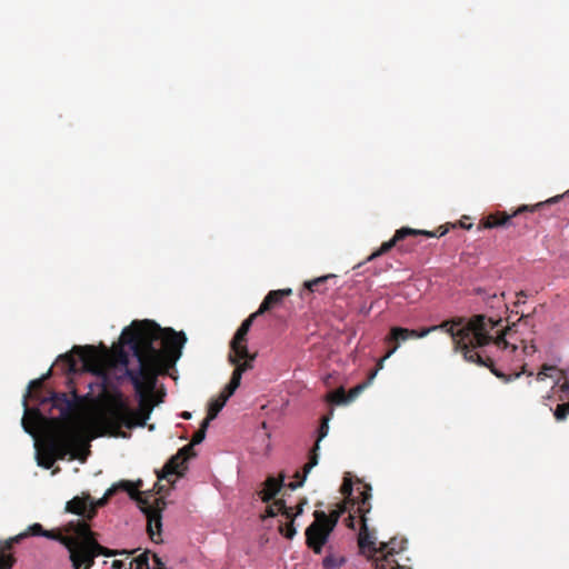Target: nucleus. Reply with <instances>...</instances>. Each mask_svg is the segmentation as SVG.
<instances>
[{"label": "nucleus", "mask_w": 569, "mask_h": 569, "mask_svg": "<svg viewBox=\"0 0 569 569\" xmlns=\"http://www.w3.org/2000/svg\"><path fill=\"white\" fill-rule=\"evenodd\" d=\"M120 339L121 346L114 347L110 357L93 346H74L72 353L61 355L59 360L66 363L69 373L78 371L73 353L79 356L86 371L97 376L121 367L143 402L154 390L158 376L181 357L186 333L161 328L152 320H134L123 329Z\"/></svg>", "instance_id": "nucleus-1"}, {"label": "nucleus", "mask_w": 569, "mask_h": 569, "mask_svg": "<svg viewBox=\"0 0 569 569\" xmlns=\"http://www.w3.org/2000/svg\"><path fill=\"white\" fill-rule=\"evenodd\" d=\"M151 413L150 407L141 403L139 410L130 407L121 392L110 396L103 408L94 416L91 423L98 436L126 438L122 428L144 427Z\"/></svg>", "instance_id": "nucleus-2"}, {"label": "nucleus", "mask_w": 569, "mask_h": 569, "mask_svg": "<svg viewBox=\"0 0 569 569\" xmlns=\"http://www.w3.org/2000/svg\"><path fill=\"white\" fill-rule=\"evenodd\" d=\"M141 487L142 480H138L136 482L129 480H121L120 482L111 486L106 491L104 496L99 500L93 501L92 498L90 497V507L87 519L91 520L97 515L98 508L103 507L116 492H118L119 490H123L128 492L129 497L137 502L141 511L147 516V530L150 539L156 543L161 542V513L162 510L166 508L164 498L154 497V495L151 491H140Z\"/></svg>", "instance_id": "nucleus-3"}, {"label": "nucleus", "mask_w": 569, "mask_h": 569, "mask_svg": "<svg viewBox=\"0 0 569 569\" xmlns=\"http://www.w3.org/2000/svg\"><path fill=\"white\" fill-rule=\"evenodd\" d=\"M487 318L483 315H477L470 320L455 318L433 325L432 328L435 331L447 332L453 341L455 351L462 352L466 361L482 365L485 363L482 358L480 356L475 358L472 351L488 342V327H492V323L488 322Z\"/></svg>", "instance_id": "nucleus-4"}, {"label": "nucleus", "mask_w": 569, "mask_h": 569, "mask_svg": "<svg viewBox=\"0 0 569 569\" xmlns=\"http://www.w3.org/2000/svg\"><path fill=\"white\" fill-rule=\"evenodd\" d=\"M487 321L492 323V327H488L489 339L488 342L483 343V346H479L472 351L475 358L480 356L485 361L481 366L490 368L491 372L505 382L519 378L522 375V371L507 376L492 366L493 361L498 359L507 363H519L522 361V353L530 355L535 351L533 346L525 347L522 351H519L518 346L510 343L503 335L497 333L495 336L491 333V330L502 321L501 318L496 320L492 317H488Z\"/></svg>", "instance_id": "nucleus-5"}, {"label": "nucleus", "mask_w": 569, "mask_h": 569, "mask_svg": "<svg viewBox=\"0 0 569 569\" xmlns=\"http://www.w3.org/2000/svg\"><path fill=\"white\" fill-rule=\"evenodd\" d=\"M63 532L69 533L67 545L69 558L73 569H90L98 557L96 549L91 546V528L84 520L70 521L63 527Z\"/></svg>", "instance_id": "nucleus-6"}, {"label": "nucleus", "mask_w": 569, "mask_h": 569, "mask_svg": "<svg viewBox=\"0 0 569 569\" xmlns=\"http://www.w3.org/2000/svg\"><path fill=\"white\" fill-rule=\"evenodd\" d=\"M347 511V507L339 506L330 512L315 511V521L306 530L308 547L315 553H321L329 541L331 532L337 527L340 517Z\"/></svg>", "instance_id": "nucleus-7"}, {"label": "nucleus", "mask_w": 569, "mask_h": 569, "mask_svg": "<svg viewBox=\"0 0 569 569\" xmlns=\"http://www.w3.org/2000/svg\"><path fill=\"white\" fill-rule=\"evenodd\" d=\"M209 423L208 420H202L200 428L193 433L191 442L179 449L178 452L166 462L161 471L157 472L159 480L166 479L170 481V476L176 475L182 477L184 475V471L188 469V460L196 456L193 446L204 440Z\"/></svg>", "instance_id": "nucleus-8"}, {"label": "nucleus", "mask_w": 569, "mask_h": 569, "mask_svg": "<svg viewBox=\"0 0 569 569\" xmlns=\"http://www.w3.org/2000/svg\"><path fill=\"white\" fill-rule=\"evenodd\" d=\"M342 492L347 497L348 501H355V505H357L356 512H358L362 518V528L359 532L360 548L362 550L376 551V537L369 532L366 518V513L369 512L371 508V487L368 485L363 486V491H361L358 497H355L352 493V485L345 482L342 485Z\"/></svg>", "instance_id": "nucleus-9"}, {"label": "nucleus", "mask_w": 569, "mask_h": 569, "mask_svg": "<svg viewBox=\"0 0 569 569\" xmlns=\"http://www.w3.org/2000/svg\"><path fill=\"white\" fill-rule=\"evenodd\" d=\"M49 375L50 370L43 377L30 381L28 395L40 405L51 402L52 407L60 411L62 418H68L74 409V403L67 393L50 392L48 397L42 396L43 383Z\"/></svg>", "instance_id": "nucleus-10"}, {"label": "nucleus", "mask_w": 569, "mask_h": 569, "mask_svg": "<svg viewBox=\"0 0 569 569\" xmlns=\"http://www.w3.org/2000/svg\"><path fill=\"white\" fill-rule=\"evenodd\" d=\"M333 416V409L331 408L329 413L325 417H322L320 426L317 429V440L315 443V447L310 450L308 462L305 465V467L301 470H298L295 475L296 481L293 482H287V489L296 490L297 488L301 487L310 470L318 465L319 461V449H320V442L327 437L329 432V422Z\"/></svg>", "instance_id": "nucleus-11"}, {"label": "nucleus", "mask_w": 569, "mask_h": 569, "mask_svg": "<svg viewBox=\"0 0 569 569\" xmlns=\"http://www.w3.org/2000/svg\"><path fill=\"white\" fill-rule=\"evenodd\" d=\"M284 482V470L279 471L278 478L268 477L263 483V489L259 491L261 500L267 503L264 518H273L278 515H284V500H273L276 495L281 490Z\"/></svg>", "instance_id": "nucleus-12"}, {"label": "nucleus", "mask_w": 569, "mask_h": 569, "mask_svg": "<svg viewBox=\"0 0 569 569\" xmlns=\"http://www.w3.org/2000/svg\"><path fill=\"white\" fill-rule=\"evenodd\" d=\"M249 369H251L249 361H246L242 365H238L237 368H234L231 379L224 387V389L220 392V395L217 398L210 400L208 405L207 417L204 418V420H208V422H210L218 416V413L222 410L228 399L236 392V390L240 386L242 373Z\"/></svg>", "instance_id": "nucleus-13"}, {"label": "nucleus", "mask_w": 569, "mask_h": 569, "mask_svg": "<svg viewBox=\"0 0 569 569\" xmlns=\"http://www.w3.org/2000/svg\"><path fill=\"white\" fill-rule=\"evenodd\" d=\"M74 446V436L70 431H64L60 435L51 438L47 443V451L54 457V460H63L68 455H70V459H80L82 461L86 460V457H80L73 450Z\"/></svg>", "instance_id": "nucleus-14"}, {"label": "nucleus", "mask_w": 569, "mask_h": 569, "mask_svg": "<svg viewBox=\"0 0 569 569\" xmlns=\"http://www.w3.org/2000/svg\"><path fill=\"white\" fill-rule=\"evenodd\" d=\"M112 569H170L161 560L157 553L150 550H144L138 556L133 557L127 565L123 560H113Z\"/></svg>", "instance_id": "nucleus-15"}, {"label": "nucleus", "mask_w": 569, "mask_h": 569, "mask_svg": "<svg viewBox=\"0 0 569 569\" xmlns=\"http://www.w3.org/2000/svg\"><path fill=\"white\" fill-rule=\"evenodd\" d=\"M249 330L242 328L241 326L236 331L231 342L230 349L231 352L229 355V361L234 365H242L246 361L252 363L256 358V355H250L247 347V335ZM252 367V365H250Z\"/></svg>", "instance_id": "nucleus-16"}, {"label": "nucleus", "mask_w": 569, "mask_h": 569, "mask_svg": "<svg viewBox=\"0 0 569 569\" xmlns=\"http://www.w3.org/2000/svg\"><path fill=\"white\" fill-rule=\"evenodd\" d=\"M542 204H543L542 202L536 204L535 207H530L528 204H522L512 214H508L507 212L490 213L481 219L480 224L485 229L508 227L511 224V219L513 217H517L518 214H520L522 212L533 211L535 208L540 207Z\"/></svg>", "instance_id": "nucleus-17"}, {"label": "nucleus", "mask_w": 569, "mask_h": 569, "mask_svg": "<svg viewBox=\"0 0 569 569\" xmlns=\"http://www.w3.org/2000/svg\"><path fill=\"white\" fill-rule=\"evenodd\" d=\"M416 234H425L427 237H435L436 234L430 231H423L418 229H412L410 227H402L396 231L393 237L389 239L388 241L383 242L379 249L373 251L368 258L367 261H371L387 252H389L399 241L406 239L409 236H416Z\"/></svg>", "instance_id": "nucleus-18"}, {"label": "nucleus", "mask_w": 569, "mask_h": 569, "mask_svg": "<svg viewBox=\"0 0 569 569\" xmlns=\"http://www.w3.org/2000/svg\"><path fill=\"white\" fill-rule=\"evenodd\" d=\"M546 378L553 379L552 388L559 387V390L563 395H569V367L565 370H558L553 366H543L537 375L538 380H545Z\"/></svg>", "instance_id": "nucleus-19"}, {"label": "nucleus", "mask_w": 569, "mask_h": 569, "mask_svg": "<svg viewBox=\"0 0 569 569\" xmlns=\"http://www.w3.org/2000/svg\"><path fill=\"white\" fill-rule=\"evenodd\" d=\"M367 387L366 382L359 383L353 389L350 390L349 395H345L343 388H340L335 391H330L326 396V400L331 405H347L351 401H353Z\"/></svg>", "instance_id": "nucleus-20"}, {"label": "nucleus", "mask_w": 569, "mask_h": 569, "mask_svg": "<svg viewBox=\"0 0 569 569\" xmlns=\"http://www.w3.org/2000/svg\"><path fill=\"white\" fill-rule=\"evenodd\" d=\"M62 531H63V529L62 530H47L42 527V525L33 523V525L29 526L24 532L28 533V537L41 536V537H46L48 539L58 541L61 545H67L68 542H70L69 533H66V532L62 533Z\"/></svg>", "instance_id": "nucleus-21"}, {"label": "nucleus", "mask_w": 569, "mask_h": 569, "mask_svg": "<svg viewBox=\"0 0 569 569\" xmlns=\"http://www.w3.org/2000/svg\"><path fill=\"white\" fill-rule=\"evenodd\" d=\"M30 397L28 393L24 396V416L22 418V426L28 433H33L36 427L46 420V417L41 413L38 408H28L27 398Z\"/></svg>", "instance_id": "nucleus-22"}, {"label": "nucleus", "mask_w": 569, "mask_h": 569, "mask_svg": "<svg viewBox=\"0 0 569 569\" xmlns=\"http://www.w3.org/2000/svg\"><path fill=\"white\" fill-rule=\"evenodd\" d=\"M477 296H479L486 305L491 309H500L505 306L503 298L505 293L491 291L486 288L478 287L475 289Z\"/></svg>", "instance_id": "nucleus-23"}, {"label": "nucleus", "mask_w": 569, "mask_h": 569, "mask_svg": "<svg viewBox=\"0 0 569 569\" xmlns=\"http://www.w3.org/2000/svg\"><path fill=\"white\" fill-rule=\"evenodd\" d=\"M89 500L90 495H86L83 497H74L70 501L67 502L66 510L68 512L82 516L84 521L87 522V516L89 513Z\"/></svg>", "instance_id": "nucleus-24"}, {"label": "nucleus", "mask_w": 569, "mask_h": 569, "mask_svg": "<svg viewBox=\"0 0 569 569\" xmlns=\"http://www.w3.org/2000/svg\"><path fill=\"white\" fill-rule=\"evenodd\" d=\"M284 300V289L271 290L263 301L261 302L259 309L257 310L260 315L266 312H270L277 306L281 305Z\"/></svg>", "instance_id": "nucleus-25"}, {"label": "nucleus", "mask_w": 569, "mask_h": 569, "mask_svg": "<svg viewBox=\"0 0 569 569\" xmlns=\"http://www.w3.org/2000/svg\"><path fill=\"white\" fill-rule=\"evenodd\" d=\"M347 562V559L343 555L336 552L331 545H329L326 549V555L321 560V566L323 569H339Z\"/></svg>", "instance_id": "nucleus-26"}, {"label": "nucleus", "mask_w": 569, "mask_h": 569, "mask_svg": "<svg viewBox=\"0 0 569 569\" xmlns=\"http://www.w3.org/2000/svg\"><path fill=\"white\" fill-rule=\"evenodd\" d=\"M409 339H412L411 329L401 326H392L385 338V342L396 343L400 347L402 342H406Z\"/></svg>", "instance_id": "nucleus-27"}, {"label": "nucleus", "mask_w": 569, "mask_h": 569, "mask_svg": "<svg viewBox=\"0 0 569 569\" xmlns=\"http://www.w3.org/2000/svg\"><path fill=\"white\" fill-rule=\"evenodd\" d=\"M91 546H92V548L96 549V552L98 553V556L102 555L106 557L126 556L127 558H129L131 555H133L137 551L136 549L134 550H127V549L112 550V549L106 548L97 541L96 533L92 530H91Z\"/></svg>", "instance_id": "nucleus-28"}, {"label": "nucleus", "mask_w": 569, "mask_h": 569, "mask_svg": "<svg viewBox=\"0 0 569 569\" xmlns=\"http://www.w3.org/2000/svg\"><path fill=\"white\" fill-rule=\"evenodd\" d=\"M333 278H336V274L329 273V274L320 276L312 280L306 281L305 288L302 291V296H305V295L310 296L313 292H322L323 290L321 289V286L325 282H327L329 279H333Z\"/></svg>", "instance_id": "nucleus-29"}, {"label": "nucleus", "mask_w": 569, "mask_h": 569, "mask_svg": "<svg viewBox=\"0 0 569 569\" xmlns=\"http://www.w3.org/2000/svg\"><path fill=\"white\" fill-rule=\"evenodd\" d=\"M406 543L407 541L405 539L392 538L388 542H382L381 547L383 552L392 556L405 550Z\"/></svg>", "instance_id": "nucleus-30"}, {"label": "nucleus", "mask_w": 569, "mask_h": 569, "mask_svg": "<svg viewBox=\"0 0 569 569\" xmlns=\"http://www.w3.org/2000/svg\"><path fill=\"white\" fill-rule=\"evenodd\" d=\"M16 562L17 559L13 552H10L0 546V569H12Z\"/></svg>", "instance_id": "nucleus-31"}, {"label": "nucleus", "mask_w": 569, "mask_h": 569, "mask_svg": "<svg viewBox=\"0 0 569 569\" xmlns=\"http://www.w3.org/2000/svg\"><path fill=\"white\" fill-rule=\"evenodd\" d=\"M27 537H28V533H26L23 531V532H20L19 535L8 538V539L0 540V546L3 547L4 549L9 550L10 552H12L14 545L21 542Z\"/></svg>", "instance_id": "nucleus-32"}, {"label": "nucleus", "mask_w": 569, "mask_h": 569, "mask_svg": "<svg viewBox=\"0 0 569 569\" xmlns=\"http://www.w3.org/2000/svg\"><path fill=\"white\" fill-rule=\"evenodd\" d=\"M56 460L48 451L47 447L38 456V465L43 467L44 469H50L53 467Z\"/></svg>", "instance_id": "nucleus-33"}, {"label": "nucleus", "mask_w": 569, "mask_h": 569, "mask_svg": "<svg viewBox=\"0 0 569 569\" xmlns=\"http://www.w3.org/2000/svg\"><path fill=\"white\" fill-rule=\"evenodd\" d=\"M569 413V401L560 403L553 410L555 418L558 421H562L567 418V415Z\"/></svg>", "instance_id": "nucleus-34"}, {"label": "nucleus", "mask_w": 569, "mask_h": 569, "mask_svg": "<svg viewBox=\"0 0 569 569\" xmlns=\"http://www.w3.org/2000/svg\"><path fill=\"white\" fill-rule=\"evenodd\" d=\"M302 512V509H300L298 512H293L291 507L287 506V539H290L295 533H296V530L295 528L291 527V518L293 516H297L299 513Z\"/></svg>", "instance_id": "nucleus-35"}, {"label": "nucleus", "mask_w": 569, "mask_h": 569, "mask_svg": "<svg viewBox=\"0 0 569 569\" xmlns=\"http://www.w3.org/2000/svg\"><path fill=\"white\" fill-rule=\"evenodd\" d=\"M431 332H435V328H432V326L430 327H426V328H421L419 330L417 329H411V336H412V339H421V338H425L427 337L429 333Z\"/></svg>", "instance_id": "nucleus-36"}, {"label": "nucleus", "mask_w": 569, "mask_h": 569, "mask_svg": "<svg viewBox=\"0 0 569 569\" xmlns=\"http://www.w3.org/2000/svg\"><path fill=\"white\" fill-rule=\"evenodd\" d=\"M372 308H373V303L368 305V303L363 302V303H361L359 306L357 312H358V315H361L363 317H368L370 315Z\"/></svg>", "instance_id": "nucleus-37"}, {"label": "nucleus", "mask_w": 569, "mask_h": 569, "mask_svg": "<svg viewBox=\"0 0 569 569\" xmlns=\"http://www.w3.org/2000/svg\"><path fill=\"white\" fill-rule=\"evenodd\" d=\"M260 316V313L258 311L251 313L242 323H241V327L247 329V330H250L251 326H252V322L253 320Z\"/></svg>", "instance_id": "nucleus-38"}, {"label": "nucleus", "mask_w": 569, "mask_h": 569, "mask_svg": "<svg viewBox=\"0 0 569 569\" xmlns=\"http://www.w3.org/2000/svg\"><path fill=\"white\" fill-rule=\"evenodd\" d=\"M389 350L385 355V359H389L400 347L396 343H390Z\"/></svg>", "instance_id": "nucleus-39"}, {"label": "nucleus", "mask_w": 569, "mask_h": 569, "mask_svg": "<svg viewBox=\"0 0 569 569\" xmlns=\"http://www.w3.org/2000/svg\"><path fill=\"white\" fill-rule=\"evenodd\" d=\"M377 375H378V370H372V371L369 373V376H368L367 380L365 381V382H366V385L370 386V385L372 383V381L375 380V378L377 377Z\"/></svg>", "instance_id": "nucleus-40"}, {"label": "nucleus", "mask_w": 569, "mask_h": 569, "mask_svg": "<svg viewBox=\"0 0 569 569\" xmlns=\"http://www.w3.org/2000/svg\"><path fill=\"white\" fill-rule=\"evenodd\" d=\"M386 360H387V359H385V356H383L381 359H379V361L377 362V366H376V369H375V370H378V372H379L380 370H382V369H383V367H385V361H386Z\"/></svg>", "instance_id": "nucleus-41"}, {"label": "nucleus", "mask_w": 569, "mask_h": 569, "mask_svg": "<svg viewBox=\"0 0 569 569\" xmlns=\"http://www.w3.org/2000/svg\"><path fill=\"white\" fill-rule=\"evenodd\" d=\"M181 417H182L183 419H186V420H189V419L191 418V413H190L189 411H183V412L181 413Z\"/></svg>", "instance_id": "nucleus-42"}, {"label": "nucleus", "mask_w": 569, "mask_h": 569, "mask_svg": "<svg viewBox=\"0 0 569 569\" xmlns=\"http://www.w3.org/2000/svg\"><path fill=\"white\" fill-rule=\"evenodd\" d=\"M278 529H279L280 535L284 537V523L280 522Z\"/></svg>", "instance_id": "nucleus-43"}, {"label": "nucleus", "mask_w": 569, "mask_h": 569, "mask_svg": "<svg viewBox=\"0 0 569 569\" xmlns=\"http://www.w3.org/2000/svg\"><path fill=\"white\" fill-rule=\"evenodd\" d=\"M330 379H331V375H330V373L326 375V376L322 378V380H323V382H325L326 385H329V380H330Z\"/></svg>", "instance_id": "nucleus-44"}, {"label": "nucleus", "mask_w": 569, "mask_h": 569, "mask_svg": "<svg viewBox=\"0 0 569 569\" xmlns=\"http://www.w3.org/2000/svg\"><path fill=\"white\" fill-rule=\"evenodd\" d=\"M558 199H559V196L553 197V198H550V199H549V200H547L546 202L555 203V202H557V201H558Z\"/></svg>", "instance_id": "nucleus-45"}, {"label": "nucleus", "mask_w": 569, "mask_h": 569, "mask_svg": "<svg viewBox=\"0 0 569 569\" xmlns=\"http://www.w3.org/2000/svg\"><path fill=\"white\" fill-rule=\"evenodd\" d=\"M460 226H461V228H465V229H468V230L471 229V227H472L471 223L466 224V223H462V222H460Z\"/></svg>", "instance_id": "nucleus-46"}, {"label": "nucleus", "mask_w": 569, "mask_h": 569, "mask_svg": "<svg viewBox=\"0 0 569 569\" xmlns=\"http://www.w3.org/2000/svg\"><path fill=\"white\" fill-rule=\"evenodd\" d=\"M162 488H163V487H162V486H160V485H158V483H156V485H154V489H157V493H160V492H161V490H162Z\"/></svg>", "instance_id": "nucleus-47"}, {"label": "nucleus", "mask_w": 569, "mask_h": 569, "mask_svg": "<svg viewBox=\"0 0 569 569\" xmlns=\"http://www.w3.org/2000/svg\"><path fill=\"white\" fill-rule=\"evenodd\" d=\"M518 296H519V297H522V298H526V297H527V295H526L523 291H520V292L518 293Z\"/></svg>", "instance_id": "nucleus-48"}, {"label": "nucleus", "mask_w": 569, "mask_h": 569, "mask_svg": "<svg viewBox=\"0 0 569 569\" xmlns=\"http://www.w3.org/2000/svg\"><path fill=\"white\" fill-rule=\"evenodd\" d=\"M291 292H292L291 289L287 288V291H286L287 297H289L291 295Z\"/></svg>", "instance_id": "nucleus-49"}, {"label": "nucleus", "mask_w": 569, "mask_h": 569, "mask_svg": "<svg viewBox=\"0 0 569 569\" xmlns=\"http://www.w3.org/2000/svg\"><path fill=\"white\" fill-rule=\"evenodd\" d=\"M347 520H348V521H350V522L352 523V522H353V517H352V516H349Z\"/></svg>", "instance_id": "nucleus-50"}]
</instances>
